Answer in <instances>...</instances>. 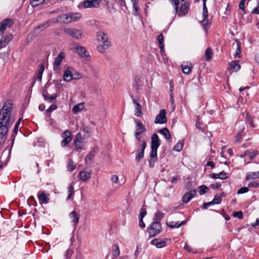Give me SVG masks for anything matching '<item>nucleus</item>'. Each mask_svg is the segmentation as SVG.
Masks as SVG:
<instances>
[{
  "mask_svg": "<svg viewBox=\"0 0 259 259\" xmlns=\"http://www.w3.org/2000/svg\"><path fill=\"white\" fill-rule=\"evenodd\" d=\"M68 195L67 199L69 200L71 198V197L74 194V193L73 185H71L68 188Z\"/></svg>",
  "mask_w": 259,
  "mask_h": 259,
  "instance_id": "nucleus-49",
  "label": "nucleus"
},
{
  "mask_svg": "<svg viewBox=\"0 0 259 259\" xmlns=\"http://www.w3.org/2000/svg\"><path fill=\"white\" fill-rule=\"evenodd\" d=\"M160 140L156 134H154L151 137V147L158 148L160 146Z\"/></svg>",
  "mask_w": 259,
  "mask_h": 259,
  "instance_id": "nucleus-22",
  "label": "nucleus"
},
{
  "mask_svg": "<svg viewBox=\"0 0 259 259\" xmlns=\"http://www.w3.org/2000/svg\"><path fill=\"white\" fill-rule=\"evenodd\" d=\"M74 144L75 149L77 151H80L83 149V146L85 145V142L83 138L82 137L80 133H78L75 136L74 140Z\"/></svg>",
  "mask_w": 259,
  "mask_h": 259,
  "instance_id": "nucleus-8",
  "label": "nucleus"
},
{
  "mask_svg": "<svg viewBox=\"0 0 259 259\" xmlns=\"http://www.w3.org/2000/svg\"><path fill=\"white\" fill-rule=\"evenodd\" d=\"M199 193L200 195H202L205 194L208 190V187L205 185H201L199 187Z\"/></svg>",
  "mask_w": 259,
  "mask_h": 259,
  "instance_id": "nucleus-45",
  "label": "nucleus"
},
{
  "mask_svg": "<svg viewBox=\"0 0 259 259\" xmlns=\"http://www.w3.org/2000/svg\"><path fill=\"white\" fill-rule=\"evenodd\" d=\"M189 6V4L186 2H185L184 4H182L180 11L178 13V15L179 16H185L188 13Z\"/></svg>",
  "mask_w": 259,
  "mask_h": 259,
  "instance_id": "nucleus-24",
  "label": "nucleus"
},
{
  "mask_svg": "<svg viewBox=\"0 0 259 259\" xmlns=\"http://www.w3.org/2000/svg\"><path fill=\"white\" fill-rule=\"evenodd\" d=\"M110 45L104 44L99 45L97 47V50L100 52H103L104 50H106L110 47Z\"/></svg>",
  "mask_w": 259,
  "mask_h": 259,
  "instance_id": "nucleus-44",
  "label": "nucleus"
},
{
  "mask_svg": "<svg viewBox=\"0 0 259 259\" xmlns=\"http://www.w3.org/2000/svg\"><path fill=\"white\" fill-rule=\"evenodd\" d=\"M249 191V189L247 187H243L239 189L237 191V194H243Z\"/></svg>",
  "mask_w": 259,
  "mask_h": 259,
  "instance_id": "nucleus-55",
  "label": "nucleus"
},
{
  "mask_svg": "<svg viewBox=\"0 0 259 259\" xmlns=\"http://www.w3.org/2000/svg\"><path fill=\"white\" fill-rule=\"evenodd\" d=\"M95 156V152L94 151H92L90 152L87 156V159H89V160H92L93 159Z\"/></svg>",
  "mask_w": 259,
  "mask_h": 259,
  "instance_id": "nucleus-63",
  "label": "nucleus"
},
{
  "mask_svg": "<svg viewBox=\"0 0 259 259\" xmlns=\"http://www.w3.org/2000/svg\"><path fill=\"white\" fill-rule=\"evenodd\" d=\"M58 19H57L56 20H48L46 22H43L42 23H41V24H40L39 26H38L37 27H36V29H41V30H42L43 29L48 27L50 25V23L51 22H53V23H55V22H58Z\"/></svg>",
  "mask_w": 259,
  "mask_h": 259,
  "instance_id": "nucleus-28",
  "label": "nucleus"
},
{
  "mask_svg": "<svg viewBox=\"0 0 259 259\" xmlns=\"http://www.w3.org/2000/svg\"><path fill=\"white\" fill-rule=\"evenodd\" d=\"M84 108V103L83 102L77 104L72 108V112L74 114H77L82 111Z\"/></svg>",
  "mask_w": 259,
  "mask_h": 259,
  "instance_id": "nucleus-27",
  "label": "nucleus"
},
{
  "mask_svg": "<svg viewBox=\"0 0 259 259\" xmlns=\"http://www.w3.org/2000/svg\"><path fill=\"white\" fill-rule=\"evenodd\" d=\"M42 96L46 101L49 102L50 103L52 102L53 100H55L58 95L57 94H54L50 96L49 93L45 91L43 93Z\"/></svg>",
  "mask_w": 259,
  "mask_h": 259,
  "instance_id": "nucleus-25",
  "label": "nucleus"
},
{
  "mask_svg": "<svg viewBox=\"0 0 259 259\" xmlns=\"http://www.w3.org/2000/svg\"><path fill=\"white\" fill-rule=\"evenodd\" d=\"M113 247H114L112 251L113 257L112 259H116V257L120 254V250L118 244H115Z\"/></svg>",
  "mask_w": 259,
  "mask_h": 259,
  "instance_id": "nucleus-36",
  "label": "nucleus"
},
{
  "mask_svg": "<svg viewBox=\"0 0 259 259\" xmlns=\"http://www.w3.org/2000/svg\"><path fill=\"white\" fill-rule=\"evenodd\" d=\"M245 1L246 0H241L239 4V7L242 10H245L244 3Z\"/></svg>",
  "mask_w": 259,
  "mask_h": 259,
  "instance_id": "nucleus-64",
  "label": "nucleus"
},
{
  "mask_svg": "<svg viewBox=\"0 0 259 259\" xmlns=\"http://www.w3.org/2000/svg\"><path fill=\"white\" fill-rule=\"evenodd\" d=\"M158 148L151 147V152L150 154V158L153 159V162H154L157 159V150Z\"/></svg>",
  "mask_w": 259,
  "mask_h": 259,
  "instance_id": "nucleus-35",
  "label": "nucleus"
},
{
  "mask_svg": "<svg viewBox=\"0 0 259 259\" xmlns=\"http://www.w3.org/2000/svg\"><path fill=\"white\" fill-rule=\"evenodd\" d=\"M181 66L183 72L185 74H189L192 71V65L190 62H184Z\"/></svg>",
  "mask_w": 259,
  "mask_h": 259,
  "instance_id": "nucleus-18",
  "label": "nucleus"
},
{
  "mask_svg": "<svg viewBox=\"0 0 259 259\" xmlns=\"http://www.w3.org/2000/svg\"><path fill=\"white\" fill-rule=\"evenodd\" d=\"M102 0H86L82 2V7L84 9L98 8Z\"/></svg>",
  "mask_w": 259,
  "mask_h": 259,
  "instance_id": "nucleus-10",
  "label": "nucleus"
},
{
  "mask_svg": "<svg viewBox=\"0 0 259 259\" xmlns=\"http://www.w3.org/2000/svg\"><path fill=\"white\" fill-rule=\"evenodd\" d=\"M65 58V53L62 52L59 53L57 57L55 59L53 63L54 67H57L59 66L62 60Z\"/></svg>",
  "mask_w": 259,
  "mask_h": 259,
  "instance_id": "nucleus-17",
  "label": "nucleus"
},
{
  "mask_svg": "<svg viewBox=\"0 0 259 259\" xmlns=\"http://www.w3.org/2000/svg\"><path fill=\"white\" fill-rule=\"evenodd\" d=\"M117 3L120 5V7H124L125 9H126V6L124 0H118Z\"/></svg>",
  "mask_w": 259,
  "mask_h": 259,
  "instance_id": "nucleus-62",
  "label": "nucleus"
},
{
  "mask_svg": "<svg viewBox=\"0 0 259 259\" xmlns=\"http://www.w3.org/2000/svg\"><path fill=\"white\" fill-rule=\"evenodd\" d=\"M62 138H63L61 142V146L64 147L68 144L71 140V133L69 130H66L62 135Z\"/></svg>",
  "mask_w": 259,
  "mask_h": 259,
  "instance_id": "nucleus-11",
  "label": "nucleus"
},
{
  "mask_svg": "<svg viewBox=\"0 0 259 259\" xmlns=\"http://www.w3.org/2000/svg\"><path fill=\"white\" fill-rule=\"evenodd\" d=\"M75 50L77 53L79 55L80 57L84 58L89 56V54L87 52V50L85 48L81 46H77L75 48Z\"/></svg>",
  "mask_w": 259,
  "mask_h": 259,
  "instance_id": "nucleus-20",
  "label": "nucleus"
},
{
  "mask_svg": "<svg viewBox=\"0 0 259 259\" xmlns=\"http://www.w3.org/2000/svg\"><path fill=\"white\" fill-rule=\"evenodd\" d=\"M75 166L74 165L73 161L70 159L67 164V169L69 171H72L75 169Z\"/></svg>",
  "mask_w": 259,
  "mask_h": 259,
  "instance_id": "nucleus-50",
  "label": "nucleus"
},
{
  "mask_svg": "<svg viewBox=\"0 0 259 259\" xmlns=\"http://www.w3.org/2000/svg\"><path fill=\"white\" fill-rule=\"evenodd\" d=\"M134 122L136 125V129L135 133L136 139L140 142L142 139V135L144 134L146 131V128L141 121L139 120L135 119Z\"/></svg>",
  "mask_w": 259,
  "mask_h": 259,
  "instance_id": "nucleus-4",
  "label": "nucleus"
},
{
  "mask_svg": "<svg viewBox=\"0 0 259 259\" xmlns=\"http://www.w3.org/2000/svg\"><path fill=\"white\" fill-rule=\"evenodd\" d=\"M161 230L160 223L157 221L152 223L151 226L148 228L147 231L150 236H154L158 234Z\"/></svg>",
  "mask_w": 259,
  "mask_h": 259,
  "instance_id": "nucleus-6",
  "label": "nucleus"
},
{
  "mask_svg": "<svg viewBox=\"0 0 259 259\" xmlns=\"http://www.w3.org/2000/svg\"><path fill=\"white\" fill-rule=\"evenodd\" d=\"M222 201V197L221 196H215L211 201L212 204H219Z\"/></svg>",
  "mask_w": 259,
  "mask_h": 259,
  "instance_id": "nucleus-47",
  "label": "nucleus"
},
{
  "mask_svg": "<svg viewBox=\"0 0 259 259\" xmlns=\"http://www.w3.org/2000/svg\"><path fill=\"white\" fill-rule=\"evenodd\" d=\"M44 69H45L44 65L42 64L41 65L39 70L38 71V72L37 74V78L40 81L41 80L42 75L43 72L44 71Z\"/></svg>",
  "mask_w": 259,
  "mask_h": 259,
  "instance_id": "nucleus-48",
  "label": "nucleus"
},
{
  "mask_svg": "<svg viewBox=\"0 0 259 259\" xmlns=\"http://www.w3.org/2000/svg\"><path fill=\"white\" fill-rule=\"evenodd\" d=\"M219 179L221 180H225L227 178V174L224 171H221L219 174Z\"/></svg>",
  "mask_w": 259,
  "mask_h": 259,
  "instance_id": "nucleus-59",
  "label": "nucleus"
},
{
  "mask_svg": "<svg viewBox=\"0 0 259 259\" xmlns=\"http://www.w3.org/2000/svg\"><path fill=\"white\" fill-rule=\"evenodd\" d=\"M64 31L76 39H80L83 37L82 32L75 28H65Z\"/></svg>",
  "mask_w": 259,
  "mask_h": 259,
  "instance_id": "nucleus-7",
  "label": "nucleus"
},
{
  "mask_svg": "<svg viewBox=\"0 0 259 259\" xmlns=\"http://www.w3.org/2000/svg\"><path fill=\"white\" fill-rule=\"evenodd\" d=\"M159 133L162 135L166 140L170 138L171 135L167 128H163L159 131Z\"/></svg>",
  "mask_w": 259,
  "mask_h": 259,
  "instance_id": "nucleus-33",
  "label": "nucleus"
},
{
  "mask_svg": "<svg viewBox=\"0 0 259 259\" xmlns=\"http://www.w3.org/2000/svg\"><path fill=\"white\" fill-rule=\"evenodd\" d=\"M63 78L64 81L69 82L72 80L81 78V75L78 72L76 71L73 68L68 67L64 70Z\"/></svg>",
  "mask_w": 259,
  "mask_h": 259,
  "instance_id": "nucleus-2",
  "label": "nucleus"
},
{
  "mask_svg": "<svg viewBox=\"0 0 259 259\" xmlns=\"http://www.w3.org/2000/svg\"><path fill=\"white\" fill-rule=\"evenodd\" d=\"M131 1L133 4V7L134 10V15H136L139 9L138 0H131Z\"/></svg>",
  "mask_w": 259,
  "mask_h": 259,
  "instance_id": "nucleus-42",
  "label": "nucleus"
},
{
  "mask_svg": "<svg viewBox=\"0 0 259 259\" xmlns=\"http://www.w3.org/2000/svg\"><path fill=\"white\" fill-rule=\"evenodd\" d=\"M39 200L43 203L46 204L49 202V194L42 192L38 196Z\"/></svg>",
  "mask_w": 259,
  "mask_h": 259,
  "instance_id": "nucleus-30",
  "label": "nucleus"
},
{
  "mask_svg": "<svg viewBox=\"0 0 259 259\" xmlns=\"http://www.w3.org/2000/svg\"><path fill=\"white\" fill-rule=\"evenodd\" d=\"M163 217V213L160 211H157L155 214V219L156 221H160Z\"/></svg>",
  "mask_w": 259,
  "mask_h": 259,
  "instance_id": "nucleus-52",
  "label": "nucleus"
},
{
  "mask_svg": "<svg viewBox=\"0 0 259 259\" xmlns=\"http://www.w3.org/2000/svg\"><path fill=\"white\" fill-rule=\"evenodd\" d=\"M111 180L112 183L118 184V177L117 175H113L111 178Z\"/></svg>",
  "mask_w": 259,
  "mask_h": 259,
  "instance_id": "nucleus-61",
  "label": "nucleus"
},
{
  "mask_svg": "<svg viewBox=\"0 0 259 259\" xmlns=\"http://www.w3.org/2000/svg\"><path fill=\"white\" fill-rule=\"evenodd\" d=\"M151 244L157 248H161L166 246V239L162 240L159 238L153 239L151 241Z\"/></svg>",
  "mask_w": 259,
  "mask_h": 259,
  "instance_id": "nucleus-16",
  "label": "nucleus"
},
{
  "mask_svg": "<svg viewBox=\"0 0 259 259\" xmlns=\"http://www.w3.org/2000/svg\"><path fill=\"white\" fill-rule=\"evenodd\" d=\"M80 180L83 182L89 180L91 177V171L82 170L79 174Z\"/></svg>",
  "mask_w": 259,
  "mask_h": 259,
  "instance_id": "nucleus-19",
  "label": "nucleus"
},
{
  "mask_svg": "<svg viewBox=\"0 0 259 259\" xmlns=\"http://www.w3.org/2000/svg\"><path fill=\"white\" fill-rule=\"evenodd\" d=\"M183 148V144L181 142H178L174 147L173 150L178 152L181 151Z\"/></svg>",
  "mask_w": 259,
  "mask_h": 259,
  "instance_id": "nucleus-43",
  "label": "nucleus"
},
{
  "mask_svg": "<svg viewBox=\"0 0 259 259\" xmlns=\"http://www.w3.org/2000/svg\"><path fill=\"white\" fill-rule=\"evenodd\" d=\"M144 157V154L140 153L138 151L137 152V155L136 156V160L137 162H140Z\"/></svg>",
  "mask_w": 259,
  "mask_h": 259,
  "instance_id": "nucleus-56",
  "label": "nucleus"
},
{
  "mask_svg": "<svg viewBox=\"0 0 259 259\" xmlns=\"http://www.w3.org/2000/svg\"><path fill=\"white\" fill-rule=\"evenodd\" d=\"M258 154V152L255 150L251 151L247 150L245 152V155H247L248 156L250 160L253 159Z\"/></svg>",
  "mask_w": 259,
  "mask_h": 259,
  "instance_id": "nucleus-34",
  "label": "nucleus"
},
{
  "mask_svg": "<svg viewBox=\"0 0 259 259\" xmlns=\"http://www.w3.org/2000/svg\"><path fill=\"white\" fill-rule=\"evenodd\" d=\"M97 38L98 41L104 44L110 45V42L108 41L106 34L102 31L97 33Z\"/></svg>",
  "mask_w": 259,
  "mask_h": 259,
  "instance_id": "nucleus-15",
  "label": "nucleus"
},
{
  "mask_svg": "<svg viewBox=\"0 0 259 259\" xmlns=\"http://www.w3.org/2000/svg\"><path fill=\"white\" fill-rule=\"evenodd\" d=\"M259 178V171L256 172H249L247 174L246 180L256 179Z\"/></svg>",
  "mask_w": 259,
  "mask_h": 259,
  "instance_id": "nucleus-32",
  "label": "nucleus"
},
{
  "mask_svg": "<svg viewBox=\"0 0 259 259\" xmlns=\"http://www.w3.org/2000/svg\"><path fill=\"white\" fill-rule=\"evenodd\" d=\"M166 112L165 109L160 110L159 113L156 115L154 123L155 124H163L166 122Z\"/></svg>",
  "mask_w": 259,
  "mask_h": 259,
  "instance_id": "nucleus-9",
  "label": "nucleus"
},
{
  "mask_svg": "<svg viewBox=\"0 0 259 259\" xmlns=\"http://www.w3.org/2000/svg\"><path fill=\"white\" fill-rule=\"evenodd\" d=\"M81 16L79 13H69L59 16L58 17L62 19L64 23H69L78 20Z\"/></svg>",
  "mask_w": 259,
  "mask_h": 259,
  "instance_id": "nucleus-3",
  "label": "nucleus"
},
{
  "mask_svg": "<svg viewBox=\"0 0 259 259\" xmlns=\"http://www.w3.org/2000/svg\"><path fill=\"white\" fill-rule=\"evenodd\" d=\"M143 79L141 77L136 76L133 82V88L137 93L142 90Z\"/></svg>",
  "mask_w": 259,
  "mask_h": 259,
  "instance_id": "nucleus-13",
  "label": "nucleus"
},
{
  "mask_svg": "<svg viewBox=\"0 0 259 259\" xmlns=\"http://www.w3.org/2000/svg\"><path fill=\"white\" fill-rule=\"evenodd\" d=\"M246 122H247L249 123V124L251 127L253 128L255 127V125L253 123V120L251 116L249 115L248 113H247L246 115Z\"/></svg>",
  "mask_w": 259,
  "mask_h": 259,
  "instance_id": "nucleus-46",
  "label": "nucleus"
},
{
  "mask_svg": "<svg viewBox=\"0 0 259 259\" xmlns=\"http://www.w3.org/2000/svg\"><path fill=\"white\" fill-rule=\"evenodd\" d=\"M196 191L191 190L189 192L186 193L183 197V201L184 203H188L196 195Z\"/></svg>",
  "mask_w": 259,
  "mask_h": 259,
  "instance_id": "nucleus-14",
  "label": "nucleus"
},
{
  "mask_svg": "<svg viewBox=\"0 0 259 259\" xmlns=\"http://www.w3.org/2000/svg\"><path fill=\"white\" fill-rule=\"evenodd\" d=\"M171 3L175 7L176 13L178 12L179 0H171Z\"/></svg>",
  "mask_w": 259,
  "mask_h": 259,
  "instance_id": "nucleus-54",
  "label": "nucleus"
},
{
  "mask_svg": "<svg viewBox=\"0 0 259 259\" xmlns=\"http://www.w3.org/2000/svg\"><path fill=\"white\" fill-rule=\"evenodd\" d=\"M248 186L251 188H257L259 187V181H254L248 183Z\"/></svg>",
  "mask_w": 259,
  "mask_h": 259,
  "instance_id": "nucleus-51",
  "label": "nucleus"
},
{
  "mask_svg": "<svg viewBox=\"0 0 259 259\" xmlns=\"http://www.w3.org/2000/svg\"><path fill=\"white\" fill-rule=\"evenodd\" d=\"M140 142H141V144L140 145L139 149L137 151L144 154V150L146 147L147 143L144 140L141 141Z\"/></svg>",
  "mask_w": 259,
  "mask_h": 259,
  "instance_id": "nucleus-39",
  "label": "nucleus"
},
{
  "mask_svg": "<svg viewBox=\"0 0 259 259\" xmlns=\"http://www.w3.org/2000/svg\"><path fill=\"white\" fill-rule=\"evenodd\" d=\"M184 224H185V221H182L181 223H180L179 222H175L174 221H171V222H169V223H166V225H167V226L168 227H169L171 229H174V228H178Z\"/></svg>",
  "mask_w": 259,
  "mask_h": 259,
  "instance_id": "nucleus-29",
  "label": "nucleus"
},
{
  "mask_svg": "<svg viewBox=\"0 0 259 259\" xmlns=\"http://www.w3.org/2000/svg\"><path fill=\"white\" fill-rule=\"evenodd\" d=\"M157 40L159 42V45L160 51L162 52L164 51V44H163V35L162 34H159L157 37Z\"/></svg>",
  "mask_w": 259,
  "mask_h": 259,
  "instance_id": "nucleus-37",
  "label": "nucleus"
},
{
  "mask_svg": "<svg viewBox=\"0 0 259 259\" xmlns=\"http://www.w3.org/2000/svg\"><path fill=\"white\" fill-rule=\"evenodd\" d=\"M212 53L210 48H208L206 49L205 52V56L206 60L208 61H209L212 57Z\"/></svg>",
  "mask_w": 259,
  "mask_h": 259,
  "instance_id": "nucleus-41",
  "label": "nucleus"
},
{
  "mask_svg": "<svg viewBox=\"0 0 259 259\" xmlns=\"http://www.w3.org/2000/svg\"><path fill=\"white\" fill-rule=\"evenodd\" d=\"M12 109V101L9 100L5 102L0 111V146L6 141L9 128L15 120Z\"/></svg>",
  "mask_w": 259,
  "mask_h": 259,
  "instance_id": "nucleus-1",
  "label": "nucleus"
},
{
  "mask_svg": "<svg viewBox=\"0 0 259 259\" xmlns=\"http://www.w3.org/2000/svg\"><path fill=\"white\" fill-rule=\"evenodd\" d=\"M207 0H202L203 1V13L202 17L203 19L200 21L201 24L203 26L204 29L206 32L207 29L210 27L211 23H209L207 20L208 17V11L206 5V2Z\"/></svg>",
  "mask_w": 259,
  "mask_h": 259,
  "instance_id": "nucleus-5",
  "label": "nucleus"
},
{
  "mask_svg": "<svg viewBox=\"0 0 259 259\" xmlns=\"http://www.w3.org/2000/svg\"><path fill=\"white\" fill-rule=\"evenodd\" d=\"M73 250L71 248H69L66 252L65 256L66 259H69L70 258L72 254H73Z\"/></svg>",
  "mask_w": 259,
  "mask_h": 259,
  "instance_id": "nucleus-53",
  "label": "nucleus"
},
{
  "mask_svg": "<svg viewBox=\"0 0 259 259\" xmlns=\"http://www.w3.org/2000/svg\"><path fill=\"white\" fill-rule=\"evenodd\" d=\"M45 2V0H31L30 3L32 7H35L44 4Z\"/></svg>",
  "mask_w": 259,
  "mask_h": 259,
  "instance_id": "nucleus-38",
  "label": "nucleus"
},
{
  "mask_svg": "<svg viewBox=\"0 0 259 259\" xmlns=\"http://www.w3.org/2000/svg\"><path fill=\"white\" fill-rule=\"evenodd\" d=\"M233 215L235 218H237L239 219H241L243 218V213L241 211H236L233 213Z\"/></svg>",
  "mask_w": 259,
  "mask_h": 259,
  "instance_id": "nucleus-57",
  "label": "nucleus"
},
{
  "mask_svg": "<svg viewBox=\"0 0 259 259\" xmlns=\"http://www.w3.org/2000/svg\"><path fill=\"white\" fill-rule=\"evenodd\" d=\"M57 108V106L56 105H51L50 107L46 110L47 113H50L53 110H56Z\"/></svg>",
  "mask_w": 259,
  "mask_h": 259,
  "instance_id": "nucleus-60",
  "label": "nucleus"
},
{
  "mask_svg": "<svg viewBox=\"0 0 259 259\" xmlns=\"http://www.w3.org/2000/svg\"><path fill=\"white\" fill-rule=\"evenodd\" d=\"M70 219L71 220V222L73 223L74 226H76L79 222V214L77 213L75 210L72 211L69 214Z\"/></svg>",
  "mask_w": 259,
  "mask_h": 259,
  "instance_id": "nucleus-21",
  "label": "nucleus"
},
{
  "mask_svg": "<svg viewBox=\"0 0 259 259\" xmlns=\"http://www.w3.org/2000/svg\"><path fill=\"white\" fill-rule=\"evenodd\" d=\"M236 52L234 54V56L235 57H238V58H240V53H241V44L239 41H237V44H236Z\"/></svg>",
  "mask_w": 259,
  "mask_h": 259,
  "instance_id": "nucleus-40",
  "label": "nucleus"
},
{
  "mask_svg": "<svg viewBox=\"0 0 259 259\" xmlns=\"http://www.w3.org/2000/svg\"><path fill=\"white\" fill-rule=\"evenodd\" d=\"M133 103L136 105L135 115L137 117H141L142 115V106L136 99H133Z\"/></svg>",
  "mask_w": 259,
  "mask_h": 259,
  "instance_id": "nucleus-23",
  "label": "nucleus"
},
{
  "mask_svg": "<svg viewBox=\"0 0 259 259\" xmlns=\"http://www.w3.org/2000/svg\"><path fill=\"white\" fill-rule=\"evenodd\" d=\"M12 35L9 34L2 37L0 40V44H2L5 47L12 39Z\"/></svg>",
  "mask_w": 259,
  "mask_h": 259,
  "instance_id": "nucleus-26",
  "label": "nucleus"
},
{
  "mask_svg": "<svg viewBox=\"0 0 259 259\" xmlns=\"http://www.w3.org/2000/svg\"><path fill=\"white\" fill-rule=\"evenodd\" d=\"M13 22L10 19H6L0 23V35L2 34L6 28L12 26Z\"/></svg>",
  "mask_w": 259,
  "mask_h": 259,
  "instance_id": "nucleus-12",
  "label": "nucleus"
},
{
  "mask_svg": "<svg viewBox=\"0 0 259 259\" xmlns=\"http://www.w3.org/2000/svg\"><path fill=\"white\" fill-rule=\"evenodd\" d=\"M230 69L232 70L234 72L238 71L240 68V65L238 63V61H234L231 62L229 64Z\"/></svg>",
  "mask_w": 259,
  "mask_h": 259,
  "instance_id": "nucleus-31",
  "label": "nucleus"
},
{
  "mask_svg": "<svg viewBox=\"0 0 259 259\" xmlns=\"http://www.w3.org/2000/svg\"><path fill=\"white\" fill-rule=\"evenodd\" d=\"M146 213L147 212L146 209L143 208H142L141 209V212L139 214V219H143L144 217L146 215Z\"/></svg>",
  "mask_w": 259,
  "mask_h": 259,
  "instance_id": "nucleus-58",
  "label": "nucleus"
}]
</instances>
